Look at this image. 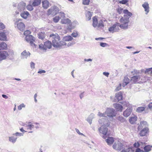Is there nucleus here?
<instances>
[{"label":"nucleus","mask_w":152,"mask_h":152,"mask_svg":"<svg viewBox=\"0 0 152 152\" xmlns=\"http://www.w3.org/2000/svg\"><path fill=\"white\" fill-rule=\"evenodd\" d=\"M15 79L16 80H18V81L20 80V79L19 78H15Z\"/></svg>","instance_id":"obj_63"},{"label":"nucleus","mask_w":152,"mask_h":152,"mask_svg":"<svg viewBox=\"0 0 152 152\" xmlns=\"http://www.w3.org/2000/svg\"><path fill=\"white\" fill-rule=\"evenodd\" d=\"M151 146L150 145H148L145 146L144 148V151L145 152H148L151 150Z\"/></svg>","instance_id":"obj_33"},{"label":"nucleus","mask_w":152,"mask_h":152,"mask_svg":"<svg viewBox=\"0 0 152 152\" xmlns=\"http://www.w3.org/2000/svg\"><path fill=\"white\" fill-rule=\"evenodd\" d=\"M29 15L28 12H24L21 14V16L24 19H26Z\"/></svg>","instance_id":"obj_31"},{"label":"nucleus","mask_w":152,"mask_h":152,"mask_svg":"<svg viewBox=\"0 0 152 152\" xmlns=\"http://www.w3.org/2000/svg\"><path fill=\"white\" fill-rule=\"evenodd\" d=\"M137 118L136 116L131 117L129 118V122L132 124H134L136 123Z\"/></svg>","instance_id":"obj_23"},{"label":"nucleus","mask_w":152,"mask_h":152,"mask_svg":"<svg viewBox=\"0 0 152 152\" xmlns=\"http://www.w3.org/2000/svg\"><path fill=\"white\" fill-rule=\"evenodd\" d=\"M2 96L5 99H7L8 98V97L7 95L4 94H3L2 95Z\"/></svg>","instance_id":"obj_58"},{"label":"nucleus","mask_w":152,"mask_h":152,"mask_svg":"<svg viewBox=\"0 0 152 152\" xmlns=\"http://www.w3.org/2000/svg\"><path fill=\"white\" fill-rule=\"evenodd\" d=\"M100 45L102 47H105L107 46L108 44L105 43L101 42L100 43Z\"/></svg>","instance_id":"obj_49"},{"label":"nucleus","mask_w":152,"mask_h":152,"mask_svg":"<svg viewBox=\"0 0 152 152\" xmlns=\"http://www.w3.org/2000/svg\"><path fill=\"white\" fill-rule=\"evenodd\" d=\"M35 66V64L33 62L31 63V68H34Z\"/></svg>","instance_id":"obj_53"},{"label":"nucleus","mask_w":152,"mask_h":152,"mask_svg":"<svg viewBox=\"0 0 152 152\" xmlns=\"http://www.w3.org/2000/svg\"><path fill=\"white\" fill-rule=\"evenodd\" d=\"M145 74H152V67L147 69L145 71Z\"/></svg>","instance_id":"obj_34"},{"label":"nucleus","mask_w":152,"mask_h":152,"mask_svg":"<svg viewBox=\"0 0 152 152\" xmlns=\"http://www.w3.org/2000/svg\"><path fill=\"white\" fill-rule=\"evenodd\" d=\"M49 37L51 38L52 44L54 48H61L66 45V43L64 41H60V37L57 34H51L50 35Z\"/></svg>","instance_id":"obj_1"},{"label":"nucleus","mask_w":152,"mask_h":152,"mask_svg":"<svg viewBox=\"0 0 152 152\" xmlns=\"http://www.w3.org/2000/svg\"><path fill=\"white\" fill-rule=\"evenodd\" d=\"M48 15L52 14L53 15H55L57 14L56 10L54 9H50L48 11Z\"/></svg>","instance_id":"obj_26"},{"label":"nucleus","mask_w":152,"mask_h":152,"mask_svg":"<svg viewBox=\"0 0 152 152\" xmlns=\"http://www.w3.org/2000/svg\"><path fill=\"white\" fill-rule=\"evenodd\" d=\"M141 77L139 75H135L131 78V80L134 83H138L139 81H140Z\"/></svg>","instance_id":"obj_15"},{"label":"nucleus","mask_w":152,"mask_h":152,"mask_svg":"<svg viewBox=\"0 0 152 152\" xmlns=\"http://www.w3.org/2000/svg\"><path fill=\"white\" fill-rule=\"evenodd\" d=\"M37 35L38 38L42 40L45 39L46 36V34L44 32H39Z\"/></svg>","instance_id":"obj_22"},{"label":"nucleus","mask_w":152,"mask_h":152,"mask_svg":"<svg viewBox=\"0 0 152 152\" xmlns=\"http://www.w3.org/2000/svg\"><path fill=\"white\" fill-rule=\"evenodd\" d=\"M148 107L150 109L152 108V102H151L148 104Z\"/></svg>","instance_id":"obj_56"},{"label":"nucleus","mask_w":152,"mask_h":152,"mask_svg":"<svg viewBox=\"0 0 152 152\" xmlns=\"http://www.w3.org/2000/svg\"><path fill=\"white\" fill-rule=\"evenodd\" d=\"M114 107L115 109L117 111H120L121 112L123 110L122 106L119 104H114Z\"/></svg>","instance_id":"obj_19"},{"label":"nucleus","mask_w":152,"mask_h":152,"mask_svg":"<svg viewBox=\"0 0 152 152\" xmlns=\"http://www.w3.org/2000/svg\"><path fill=\"white\" fill-rule=\"evenodd\" d=\"M132 110V107L128 108L126 110L124 111L123 115L125 117H128L130 115Z\"/></svg>","instance_id":"obj_12"},{"label":"nucleus","mask_w":152,"mask_h":152,"mask_svg":"<svg viewBox=\"0 0 152 152\" xmlns=\"http://www.w3.org/2000/svg\"><path fill=\"white\" fill-rule=\"evenodd\" d=\"M25 106V105H24V104H21L18 106V109L19 110H20L22 109V108L24 107Z\"/></svg>","instance_id":"obj_41"},{"label":"nucleus","mask_w":152,"mask_h":152,"mask_svg":"<svg viewBox=\"0 0 152 152\" xmlns=\"http://www.w3.org/2000/svg\"><path fill=\"white\" fill-rule=\"evenodd\" d=\"M145 107H140L137 108L136 111L138 113H141L145 110Z\"/></svg>","instance_id":"obj_29"},{"label":"nucleus","mask_w":152,"mask_h":152,"mask_svg":"<svg viewBox=\"0 0 152 152\" xmlns=\"http://www.w3.org/2000/svg\"><path fill=\"white\" fill-rule=\"evenodd\" d=\"M5 26L3 23H0V30H2L5 28Z\"/></svg>","instance_id":"obj_48"},{"label":"nucleus","mask_w":152,"mask_h":152,"mask_svg":"<svg viewBox=\"0 0 152 152\" xmlns=\"http://www.w3.org/2000/svg\"><path fill=\"white\" fill-rule=\"evenodd\" d=\"M37 96V94H35L34 95V98H36Z\"/></svg>","instance_id":"obj_62"},{"label":"nucleus","mask_w":152,"mask_h":152,"mask_svg":"<svg viewBox=\"0 0 152 152\" xmlns=\"http://www.w3.org/2000/svg\"><path fill=\"white\" fill-rule=\"evenodd\" d=\"M98 24V21L97 19V17L96 16L94 17L93 18V26L94 27H96Z\"/></svg>","instance_id":"obj_21"},{"label":"nucleus","mask_w":152,"mask_h":152,"mask_svg":"<svg viewBox=\"0 0 152 152\" xmlns=\"http://www.w3.org/2000/svg\"><path fill=\"white\" fill-rule=\"evenodd\" d=\"M31 34V31L28 30H26L24 32V34L26 36H27L30 35V34Z\"/></svg>","instance_id":"obj_36"},{"label":"nucleus","mask_w":152,"mask_h":152,"mask_svg":"<svg viewBox=\"0 0 152 152\" xmlns=\"http://www.w3.org/2000/svg\"><path fill=\"white\" fill-rule=\"evenodd\" d=\"M121 84L120 83L119 85L116 87L115 89L116 91H118L120 90L121 88Z\"/></svg>","instance_id":"obj_45"},{"label":"nucleus","mask_w":152,"mask_h":152,"mask_svg":"<svg viewBox=\"0 0 152 152\" xmlns=\"http://www.w3.org/2000/svg\"><path fill=\"white\" fill-rule=\"evenodd\" d=\"M60 19L59 16H56L53 18V20L55 23L58 22Z\"/></svg>","instance_id":"obj_39"},{"label":"nucleus","mask_w":152,"mask_h":152,"mask_svg":"<svg viewBox=\"0 0 152 152\" xmlns=\"http://www.w3.org/2000/svg\"><path fill=\"white\" fill-rule=\"evenodd\" d=\"M103 74L107 77H108L109 75V73L107 72H104L103 73Z\"/></svg>","instance_id":"obj_55"},{"label":"nucleus","mask_w":152,"mask_h":152,"mask_svg":"<svg viewBox=\"0 0 152 152\" xmlns=\"http://www.w3.org/2000/svg\"><path fill=\"white\" fill-rule=\"evenodd\" d=\"M18 135L21 136L22 134L20 133H16L15 134H13V136L9 137L10 141L13 143L15 142L16 141L17 138V136Z\"/></svg>","instance_id":"obj_13"},{"label":"nucleus","mask_w":152,"mask_h":152,"mask_svg":"<svg viewBox=\"0 0 152 152\" xmlns=\"http://www.w3.org/2000/svg\"><path fill=\"white\" fill-rule=\"evenodd\" d=\"M17 27L20 31H23L25 29V26L24 23L21 21V20H18L16 22Z\"/></svg>","instance_id":"obj_8"},{"label":"nucleus","mask_w":152,"mask_h":152,"mask_svg":"<svg viewBox=\"0 0 152 152\" xmlns=\"http://www.w3.org/2000/svg\"><path fill=\"white\" fill-rule=\"evenodd\" d=\"M41 2V0H34L32 3L34 6H36L39 5Z\"/></svg>","instance_id":"obj_32"},{"label":"nucleus","mask_w":152,"mask_h":152,"mask_svg":"<svg viewBox=\"0 0 152 152\" xmlns=\"http://www.w3.org/2000/svg\"><path fill=\"white\" fill-rule=\"evenodd\" d=\"M123 12L125 15L120 19V22L121 23V24L119 25V27L123 29H126L128 28V23L129 22V19L132 14L127 10H124Z\"/></svg>","instance_id":"obj_3"},{"label":"nucleus","mask_w":152,"mask_h":152,"mask_svg":"<svg viewBox=\"0 0 152 152\" xmlns=\"http://www.w3.org/2000/svg\"><path fill=\"white\" fill-rule=\"evenodd\" d=\"M7 46L6 43L4 42H2L0 43V51L7 50Z\"/></svg>","instance_id":"obj_17"},{"label":"nucleus","mask_w":152,"mask_h":152,"mask_svg":"<svg viewBox=\"0 0 152 152\" xmlns=\"http://www.w3.org/2000/svg\"><path fill=\"white\" fill-rule=\"evenodd\" d=\"M90 2V0H83V4L84 5H88L89 4Z\"/></svg>","instance_id":"obj_40"},{"label":"nucleus","mask_w":152,"mask_h":152,"mask_svg":"<svg viewBox=\"0 0 152 152\" xmlns=\"http://www.w3.org/2000/svg\"><path fill=\"white\" fill-rule=\"evenodd\" d=\"M9 56V54L7 51H0V61L6 59Z\"/></svg>","instance_id":"obj_10"},{"label":"nucleus","mask_w":152,"mask_h":152,"mask_svg":"<svg viewBox=\"0 0 152 152\" xmlns=\"http://www.w3.org/2000/svg\"><path fill=\"white\" fill-rule=\"evenodd\" d=\"M43 7L45 9H47L49 6V3L47 0H43L42 1Z\"/></svg>","instance_id":"obj_25"},{"label":"nucleus","mask_w":152,"mask_h":152,"mask_svg":"<svg viewBox=\"0 0 152 152\" xmlns=\"http://www.w3.org/2000/svg\"><path fill=\"white\" fill-rule=\"evenodd\" d=\"M20 131L23 132L24 133V132H26V131H25V130H24L23 129V128H21V129H20Z\"/></svg>","instance_id":"obj_57"},{"label":"nucleus","mask_w":152,"mask_h":152,"mask_svg":"<svg viewBox=\"0 0 152 152\" xmlns=\"http://www.w3.org/2000/svg\"><path fill=\"white\" fill-rule=\"evenodd\" d=\"M34 126L33 124H29L26 126L27 129H31L34 128Z\"/></svg>","instance_id":"obj_38"},{"label":"nucleus","mask_w":152,"mask_h":152,"mask_svg":"<svg viewBox=\"0 0 152 152\" xmlns=\"http://www.w3.org/2000/svg\"><path fill=\"white\" fill-rule=\"evenodd\" d=\"M75 130H76V132H77V133L78 134H79L80 135H83V134H82V133H80V131H79V130L78 129H75Z\"/></svg>","instance_id":"obj_54"},{"label":"nucleus","mask_w":152,"mask_h":152,"mask_svg":"<svg viewBox=\"0 0 152 152\" xmlns=\"http://www.w3.org/2000/svg\"><path fill=\"white\" fill-rule=\"evenodd\" d=\"M124 143L119 141L115 142L113 146V148L118 151H121V152H134L132 148L129 146L124 145Z\"/></svg>","instance_id":"obj_2"},{"label":"nucleus","mask_w":152,"mask_h":152,"mask_svg":"<svg viewBox=\"0 0 152 152\" xmlns=\"http://www.w3.org/2000/svg\"><path fill=\"white\" fill-rule=\"evenodd\" d=\"M117 12L119 14H121L122 13L123 11V9L121 7H119L117 9Z\"/></svg>","instance_id":"obj_44"},{"label":"nucleus","mask_w":152,"mask_h":152,"mask_svg":"<svg viewBox=\"0 0 152 152\" xmlns=\"http://www.w3.org/2000/svg\"><path fill=\"white\" fill-rule=\"evenodd\" d=\"M98 26L99 27H104V25L103 23V22L102 20L101 23H99Z\"/></svg>","instance_id":"obj_47"},{"label":"nucleus","mask_w":152,"mask_h":152,"mask_svg":"<svg viewBox=\"0 0 152 152\" xmlns=\"http://www.w3.org/2000/svg\"><path fill=\"white\" fill-rule=\"evenodd\" d=\"M85 61H92V60L91 59H85Z\"/></svg>","instance_id":"obj_60"},{"label":"nucleus","mask_w":152,"mask_h":152,"mask_svg":"<svg viewBox=\"0 0 152 152\" xmlns=\"http://www.w3.org/2000/svg\"><path fill=\"white\" fill-rule=\"evenodd\" d=\"M99 115L101 117H113L116 115L115 110L113 109L107 108L106 111L103 113L99 114Z\"/></svg>","instance_id":"obj_5"},{"label":"nucleus","mask_w":152,"mask_h":152,"mask_svg":"<svg viewBox=\"0 0 152 152\" xmlns=\"http://www.w3.org/2000/svg\"><path fill=\"white\" fill-rule=\"evenodd\" d=\"M133 145L134 147L138 148L140 146V143L138 142H136Z\"/></svg>","instance_id":"obj_43"},{"label":"nucleus","mask_w":152,"mask_h":152,"mask_svg":"<svg viewBox=\"0 0 152 152\" xmlns=\"http://www.w3.org/2000/svg\"><path fill=\"white\" fill-rule=\"evenodd\" d=\"M45 70H41L40 71H39L38 72V73L41 74L42 73H45Z\"/></svg>","instance_id":"obj_59"},{"label":"nucleus","mask_w":152,"mask_h":152,"mask_svg":"<svg viewBox=\"0 0 152 152\" xmlns=\"http://www.w3.org/2000/svg\"><path fill=\"white\" fill-rule=\"evenodd\" d=\"M124 105L126 107H130L131 106L129 102H125L124 103Z\"/></svg>","instance_id":"obj_51"},{"label":"nucleus","mask_w":152,"mask_h":152,"mask_svg":"<svg viewBox=\"0 0 152 152\" xmlns=\"http://www.w3.org/2000/svg\"><path fill=\"white\" fill-rule=\"evenodd\" d=\"M123 96L122 93L120 91L116 94L115 97V99H113L111 97V100L113 102H118L122 100Z\"/></svg>","instance_id":"obj_7"},{"label":"nucleus","mask_w":152,"mask_h":152,"mask_svg":"<svg viewBox=\"0 0 152 152\" xmlns=\"http://www.w3.org/2000/svg\"><path fill=\"white\" fill-rule=\"evenodd\" d=\"M106 141L108 145H112L114 141V138L112 137H109Z\"/></svg>","instance_id":"obj_20"},{"label":"nucleus","mask_w":152,"mask_h":152,"mask_svg":"<svg viewBox=\"0 0 152 152\" xmlns=\"http://www.w3.org/2000/svg\"><path fill=\"white\" fill-rule=\"evenodd\" d=\"M86 20H89L91 19L92 16V12L90 11H88L86 13Z\"/></svg>","instance_id":"obj_24"},{"label":"nucleus","mask_w":152,"mask_h":152,"mask_svg":"<svg viewBox=\"0 0 152 152\" xmlns=\"http://www.w3.org/2000/svg\"><path fill=\"white\" fill-rule=\"evenodd\" d=\"M52 44L51 42L48 40L44 43V44H41L39 45V48L40 49L42 50H46L47 49H50L52 46Z\"/></svg>","instance_id":"obj_6"},{"label":"nucleus","mask_w":152,"mask_h":152,"mask_svg":"<svg viewBox=\"0 0 152 152\" xmlns=\"http://www.w3.org/2000/svg\"><path fill=\"white\" fill-rule=\"evenodd\" d=\"M130 80L128 77L125 76L124 77L122 83V86L124 87L125 86L128 84L130 82Z\"/></svg>","instance_id":"obj_18"},{"label":"nucleus","mask_w":152,"mask_h":152,"mask_svg":"<svg viewBox=\"0 0 152 152\" xmlns=\"http://www.w3.org/2000/svg\"><path fill=\"white\" fill-rule=\"evenodd\" d=\"M118 121L122 123L125 122L126 121L125 119L122 116H119L118 118Z\"/></svg>","instance_id":"obj_35"},{"label":"nucleus","mask_w":152,"mask_h":152,"mask_svg":"<svg viewBox=\"0 0 152 152\" xmlns=\"http://www.w3.org/2000/svg\"><path fill=\"white\" fill-rule=\"evenodd\" d=\"M128 2V0H122L120 1L119 3L122 4H125Z\"/></svg>","instance_id":"obj_46"},{"label":"nucleus","mask_w":152,"mask_h":152,"mask_svg":"<svg viewBox=\"0 0 152 152\" xmlns=\"http://www.w3.org/2000/svg\"><path fill=\"white\" fill-rule=\"evenodd\" d=\"M73 39V38L70 36H67L63 38V40L64 41H70Z\"/></svg>","instance_id":"obj_28"},{"label":"nucleus","mask_w":152,"mask_h":152,"mask_svg":"<svg viewBox=\"0 0 152 152\" xmlns=\"http://www.w3.org/2000/svg\"><path fill=\"white\" fill-rule=\"evenodd\" d=\"M21 55L27 58V57L29 56L30 53L29 52H27L26 50H25L22 53Z\"/></svg>","instance_id":"obj_30"},{"label":"nucleus","mask_w":152,"mask_h":152,"mask_svg":"<svg viewBox=\"0 0 152 152\" xmlns=\"http://www.w3.org/2000/svg\"><path fill=\"white\" fill-rule=\"evenodd\" d=\"M142 7L145 9V11L146 12V14H147L149 11V4L147 2H145L142 4Z\"/></svg>","instance_id":"obj_16"},{"label":"nucleus","mask_w":152,"mask_h":152,"mask_svg":"<svg viewBox=\"0 0 152 152\" xmlns=\"http://www.w3.org/2000/svg\"><path fill=\"white\" fill-rule=\"evenodd\" d=\"M148 124L145 121H141L140 124L138 126L137 130L140 131L139 134L140 136L143 137L146 136L149 132V129L148 127Z\"/></svg>","instance_id":"obj_4"},{"label":"nucleus","mask_w":152,"mask_h":152,"mask_svg":"<svg viewBox=\"0 0 152 152\" xmlns=\"http://www.w3.org/2000/svg\"><path fill=\"white\" fill-rule=\"evenodd\" d=\"M69 20L68 19H63L61 20V22L62 24H66Z\"/></svg>","instance_id":"obj_37"},{"label":"nucleus","mask_w":152,"mask_h":152,"mask_svg":"<svg viewBox=\"0 0 152 152\" xmlns=\"http://www.w3.org/2000/svg\"><path fill=\"white\" fill-rule=\"evenodd\" d=\"M143 151L142 150H141L139 148H137L135 151V152H143Z\"/></svg>","instance_id":"obj_52"},{"label":"nucleus","mask_w":152,"mask_h":152,"mask_svg":"<svg viewBox=\"0 0 152 152\" xmlns=\"http://www.w3.org/2000/svg\"><path fill=\"white\" fill-rule=\"evenodd\" d=\"M27 9L29 11H31L33 9L32 6L29 4L27 6Z\"/></svg>","instance_id":"obj_42"},{"label":"nucleus","mask_w":152,"mask_h":152,"mask_svg":"<svg viewBox=\"0 0 152 152\" xmlns=\"http://www.w3.org/2000/svg\"><path fill=\"white\" fill-rule=\"evenodd\" d=\"M34 100H35V101L36 102H37V100L36 99V98H34Z\"/></svg>","instance_id":"obj_64"},{"label":"nucleus","mask_w":152,"mask_h":152,"mask_svg":"<svg viewBox=\"0 0 152 152\" xmlns=\"http://www.w3.org/2000/svg\"><path fill=\"white\" fill-rule=\"evenodd\" d=\"M74 70H73L72 72H71V74L72 75V76L74 77V75H73V73H74Z\"/></svg>","instance_id":"obj_61"},{"label":"nucleus","mask_w":152,"mask_h":152,"mask_svg":"<svg viewBox=\"0 0 152 152\" xmlns=\"http://www.w3.org/2000/svg\"><path fill=\"white\" fill-rule=\"evenodd\" d=\"M7 39V37L5 33L4 32L0 33V40L5 41Z\"/></svg>","instance_id":"obj_27"},{"label":"nucleus","mask_w":152,"mask_h":152,"mask_svg":"<svg viewBox=\"0 0 152 152\" xmlns=\"http://www.w3.org/2000/svg\"><path fill=\"white\" fill-rule=\"evenodd\" d=\"M26 40L28 42H29L31 45H35L34 43L35 41V38L31 35H29L26 36L25 37Z\"/></svg>","instance_id":"obj_9"},{"label":"nucleus","mask_w":152,"mask_h":152,"mask_svg":"<svg viewBox=\"0 0 152 152\" xmlns=\"http://www.w3.org/2000/svg\"><path fill=\"white\" fill-rule=\"evenodd\" d=\"M107 129L105 126H102L99 129V132L104 135H106L107 132Z\"/></svg>","instance_id":"obj_14"},{"label":"nucleus","mask_w":152,"mask_h":152,"mask_svg":"<svg viewBox=\"0 0 152 152\" xmlns=\"http://www.w3.org/2000/svg\"><path fill=\"white\" fill-rule=\"evenodd\" d=\"M119 24L118 23L113 25L112 26L109 28V31L113 32L117 31L119 30Z\"/></svg>","instance_id":"obj_11"},{"label":"nucleus","mask_w":152,"mask_h":152,"mask_svg":"<svg viewBox=\"0 0 152 152\" xmlns=\"http://www.w3.org/2000/svg\"><path fill=\"white\" fill-rule=\"evenodd\" d=\"M72 36L74 37H76L78 35V34L76 32H73L71 34Z\"/></svg>","instance_id":"obj_50"}]
</instances>
